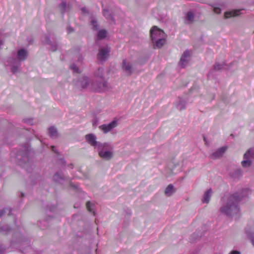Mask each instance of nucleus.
<instances>
[{
  "mask_svg": "<svg viewBox=\"0 0 254 254\" xmlns=\"http://www.w3.org/2000/svg\"><path fill=\"white\" fill-rule=\"evenodd\" d=\"M242 199L241 194L237 192L231 195L224 206L220 208V211L229 217L237 214L240 211L239 202Z\"/></svg>",
  "mask_w": 254,
  "mask_h": 254,
  "instance_id": "f257e3e1",
  "label": "nucleus"
},
{
  "mask_svg": "<svg viewBox=\"0 0 254 254\" xmlns=\"http://www.w3.org/2000/svg\"><path fill=\"white\" fill-rule=\"evenodd\" d=\"M112 149V146L109 143L105 142L103 144H99L98 148V154L103 159L110 160L113 157Z\"/></svg>",
  "mask_w": 254,
  "mask_h": 254,
  "instance_id": "f03ea898",
  "label": "nucleus"
},
{
  "mask_svg": "<svg viewBox=\"0 0 254 254\" xmlns=\"http://www.w3.org/2000/svg\"><path fill=\"white\" fill-rule=\"evenodd\" d=\"M28 154V152H26L24 155H18V157H20V158H18V159L19 160L18 163L20 166L25 168L28 172H30L32 163L29 160Z\"/></svg>",
  "mask_w": 254,
  "mask_h": 254,
  "instance_id": "7ed1b4c3",
  "label": "nucleus"
},
{
  "mask_svg": "<svg viewBox=\"0 0 254 254\" xmlns=\"http://www.w3.org/2000/svg\"><path fill=\"white\" fill-rule=\"evenodd\" d=\"M150 37L152 41L162 38H166V34L163 30L157 26H153L150 31Z\"/></svg>",
  "mask_w": 254,
  "mask_h": 254,
  "instance_id": "20e7f679",
  "label": "nucleus"
},
{
  "mask_svg": "<svg viewBox=\"0 0 254 254\" xmlns=\"http://www.w3.org/2000/svg\"><path fill=\"white\" fill-rule=\"evenodd\" d=\"M118 126V122L113 120L108 124H103L99 127V128L103 131L104 133H107Z\"/></svg>",
  "mask_w": 254,
  "mask_h": 254,
  "instance_id": "39448f33",
  "label": "nucleus"
},
{
  "mask_svg": "<svg viewBox=\"0 0 254 254\" xmlns=\"http://www.w3.org/2000/svg\"><path fill=\"white\" fill-rule=\"evenodd\" d=\"M110 50L108 47H103L99 50L97 54L98 59L102 62H105L108 58Z\"/></svg>",
  "mask_w": 254,
  "mask_h": 254,
  "instance_id": "423d86ee",
  "label": "nucleus"
},
{
  "mask_svg": "<svg viewBox=\"0 0 254 254\" xmlns=\"http://www.w3.org/2000/svg\"><path fill=\"white\" fill-rule=\"evenodd\" d=\"M85 139L87 142L90 144L91 146L94 147L95 148L97 146L99 148V144H103L100 142L96 141V136L92 133L88 134L85 135Z\"/></svg>",
  "mask_w": 254,
  "mask_h": 254,
  "instance_id": "0eeeda50",
  "label": "nucleus"
},
{
  "mask_svg": "<svg viewBox=\"0 0 254 254\" xmlns=\"http://www.w3.org/2000/svg\"><path fill=\"white\" fill-rule=\"evenodd\" d=\"M190 57V52L188 50H186L182 56L179 64L182 67H185L189 63Z\"/></svg>",
  "mask_w": 254,
  "mask_h": 254,
  "instance_id": "6e6552de",
  "label": "nucleus"
},
{
  "mask_svg": "<svg viewBox=\"0 0 254 254\" xmlns=\"http://www.w3.org/2000/svg\"><path fill=\"white\" fill-rule=\"evenodd\" d=\"M251 149H249L244 155V160L242 162V165L243 167H250L252 164V162L250 160V156H252Z\"/></svg>",
  "mask_w": 254,
  "mask_h": 254,
  "instance_id": "1a4fd4ad",
  "label": "nucleus"
},
{
  "mask_svg": "<svg viewBox=\"0 0 254 254\" xmlns=\"http://www.w3.org/2000/svg\"><path fill=\"white\" fill-rule=\"evenodd\" d=\"M226 149L227 147L226 146L220 147L210 156V158L212 159H217L220 158L224 154Z\"/></svg>",
  "mask_w": 254,
  "mask_h": 254,
  "instance_id": "9d476101",
  "label": "nucleus"
},
{
  "mask_svg": "<svg viewBox=\"0 0 254 254\" xmlns=\"http://www.w3.org/2000/svg\"><path fill=\"white\" fill-rule=\"evenodd\" d=\"M122 68L128 75H130L133 72V67L131 64L127 62L126 60L123 62Z\"/></svg>",
  "mask_w": 254,
  "mask_h": 254,
  "instance_id": "9b49d317",
  "label": "nucleus"
},
{
  "mask_svg": "<svg viewBox=\"0 0 254 254\" xmlns=\"http://www.w3.org/2000/svg\"><path fill=\"white\" fill-rule=\"evenodd\" d=\"M28 52L24 49H21L17 51V59L19 61H24L28 57Z\"/></svg>",
  "mask_w": 254,
  "mask_h": 254,
  "instance_id": "f8f14e48",
  "label": "nucleus"
},
{
  "mask_svg": "<svg viewBox=\"0 0 254 254\" xmlns=\"http://www.w3.org/2000/svg\"><path fill=\"white\" fill-rule=\"evenodd\" d=\"M80 86L83 88H87L90 84V80L87 76H83L79 79Z\"/></svg>",
  "mask_w": 254,
  "mask_h": 254,
  "instance_id": "ddd939ff",
  "label": "nucleus"
},
{
  "mask_svg": "<svg viewBox=\"0 0 254 254\" xmlns=\"http://www.w3.org/2000/svg\"><path fill=\"white\" fill-rule=\"evenodd\" d=\"M101 82L97 83V88L99 91H103L108 88V83L106 81L104 80V78L101 79Z\"/></svg>",
  "mask_w": 254,
  "mask_h": 254,
  "instance_id": "4468645a",
  "label": "nucleus"
},
{
  "mask_svg": "<svg viewBox=\"0 0 254 254\" xmlns=\"http://www.w3.org/2000/svg\"><path fill=\"white\" fill-rule=\"evenodd\" d=\"M241 10H235L230 11H227L224 14L226 18H230L231 17L237 16L240 14Z\"/></svg>",
  "mask_w": 254,
  "mask_h": 254,
  "instance_id": "2eb2a0df",
  "label": "nucleus"
},
{
  "mask_svg": "<svg viewBox=\"0 0 254 254\" xmlns=\"http://www.w3.org/2000/svg\"><path fill=\"white\" fill-rule=\"evenodd\" d=\"M176 191L174 186L172 184L169 185L166 188L164 193L167 196H171Z\"/></svg>",
  "mask_w": 254,
  "mask_h": 254,
  "instance_id": "dca6fc26",
  "label": "nucleus"
},
{
  "mask_svg": "<svg viewBox=\"0 0 254 254\" xmlns=\"http://www.w3.org/2000/svg\"><path fill=\"white\" fill-rule=\"evenodd\" d=\"M154 43V46L158 48H161L165 43V38H160L152 41Z\"/></svg>",
  "mask_w": 254,
  "mask_h": 254,
  "instance_id": "f3484780",
  "label": "nucleus"
},
{
  "mask_svg": "<svg viewBox=\"0 0 254 254\" xmlns=\"http://www.w3.org/2000/svg\"><path fill=\"white\" fill-rule=\"evenodd\" d=\"M45 42L51 46V50L53 52L56 51L58 49V45L57 43L53 44L51 41L50 37L46 36L45 37Z\"/></svg>",
  "mask_w": 254,
  "mask_h": 254,
  "instance_id": "a211bd4d",
  "label": "nucleus"
},
{
  "mask_svg": "<svg viewBox=\"0 0 254 254\" xmlns=\"http://www.w3.org/2000/svg\"><path fill=\"white\" fill-rule=\"evenodd\" d=\"M94 75L96 77L103 79L104 78V69L103 68H99L94 72Z\"/></svg>",
  "mask_w": 254,
  "mask_h": 254,
  "instance_id": "6ab92c4d",
  "label": "nucleus"
},
{
  "mask_svg": "<svg viewBox=\"0 0 254 254\" xmlns=\"http://www.w3.org/2000/svg\"><path fill=\"white\" fill-rule=\"evenodd\" d=\"M212 193L211 189H209L204 193L203 196V202L208 203L210 200L211 197V194Z\"/></svg>",
  "mask_w": 254,
  "mask_h": 254,
  "instance_id": "aec40b11",
  "label": "nucleus"
},
{
  "mask_svg": "<svg viewBox=\"0 0 254 254\" xmlns=\"http://www.w3.org/2000/svg\"><path fill=\"white\" fill-rule=\"evenodd\" d=\"M50 136L53 138H57L58 136V133L56 128L51 127L49 128Z\"/></svg>",
  "mask_w": 254,
  "mask_h": 254,
  "instance_id": "412c9836",
  "label": "nucleus"
},
{
  "mask_svg": "<svg viewBox=\"0 0 254 254\" xmlns=\"http://www.w3.org/2000/svg\"><path fill=\"white\" fill-rule=\"evenodd\" d=\"M242 171L240 169H237L231 173V176L235 178H239L242 176Z\"/></svg>",
  "mask_w": 254,
  "mask_h": 254,
  "instance_id": "4be33fe9",
  "label": "nucleus"
},
{
  "mask_svg": "<svg viewBox=\"0 0 254 254\" xmlns=\"http://www.w3.org/2000/svg\"><path fill=\"white\" fill-rule=\"evenodd\" d=\"M186 20L188 24L191 23L193 21L194 15L191 11H189L187 13Z\"/></svg>",
  "mask_w": 254,
  "mask_h": 254,
  "instance_id": "5701e85b",
  "label": "nucleus"
},
{
  "mask_svg": "<svg viewBox=\"0 0 254 254\" xmlns=\"http://www.w3.org/2000/svg\"><path fill=\"white\" fill-rule=\"evenodd\" d=\"M248 238L251 240L253 245L254 246V232L250 230H246Z\"/></svg>",
  "mask_w": 254,
  "mask_h": 254,
  "instance_id": "b1692460",
  "label": "nucleus"
},
{
  "mask_svg": "<svg viewBox=\"0 0 254 254\" xmlns=\"http://www.w3.org/2000/svg\"><path fill=\"white\" fill-rule=\"evenodd\" d=\"M107 31L105 30H100L98 31L97 36L99 39H103L106 38Z\"/></svg>",
  "mask_w": 254,
  "mask_h": 254,
  "instance_id": "393cba45",
  "label": "nucleus"
},
{
  "mask_svg": "<svg viewBox=\"0 0 254 254\" xmlns=\"http://www.w3.org/2000/svg\"><path fill=\"white\" fill-rule=\"evenodd\" d=\"M103 14L107 19L111 20L112 21H114V18L111 15L109 10L104 9L103 11Z\"/></svg>",
  "mask_w": 254,
  "mask_h": 254,
  "instance_id": "a878e982",
  "label": "nucleus"
},
{
  "mask_svg": "<svg viewBox=\"0 0 254 254\" xmlns=\"http://www.w3.org/2000/svg\"><path fill=\"white\" fill-rule=\"evenodd\" d=\"M64 180V176L62 173H57L54 176V180L56 182H59Z\"/></svg>",
  "mask_w": 254,
  "mask_h": 254,
  "instance_id": "bb28decb",
  "label": "nucleus"
},
{
  "mask_svg": "<svg viewBox=\"0 0 254 254\" xmlns=\"http://www.w3.org/2000/svg\"><path fill=\"white\" fill-rule=\"evenodd\" d=\"M11 228L8 226H2L1 225L0 226V231L3 234H6L7 232L10 231Z\"/></svg>",
  "mask_w": 254,
  "mask_h": 254,
  "instance_id": "cd10ccee",
  "label": "nucleus"
},
{
  "mask_svg": "<svg viewBox=\"0 0 254 254\" xmlns=\"http://www.w3.org/2000/svg\"><path fill=\"white\" fill-rule=\"evenodd\" d=\"M177 108L180 111L185 109V103L183 99H180L179 103L177 105Z\"/></svg>",
  "mask_w": 254,
  "mask_h": 254,
  "instance_id": "c85d7f7f",
  "label": "nucleus"
},
{
  "mask_svg": "<svg viewBox=\"0 0 254 254\" xmlns=\"http://www.w3.org/2000/svg\"><path fill=\"white\" fill-rule=\"evenodd\" d=\"M225 64V63H223L222 64L216 63L214 65V69L215 70H221L224 67V66Z\"/></svg>",
  "mask_w": 254,
  "mask_h": 254,
  "instance_id": "c756f323",
  "label": "nucleus"
},
{
  "mask_svg": "<svg viewBox=\"0 0 254 254\" xmlns=\"http://www.w3.org/2000/svg\"><path fill=\"white\" fill-rule=\"evenodd\" d=\"M91 24L92 25V29L94 30H97L99 29V25L98 24L97 21L95 19L93 18L91 20Z\"/></svg>",
  "mask_w": 254,
  "mask_h": 254,
  "instance_id": "7c9ffc66",
  "label": "nucleus"
},
{
  "mask_svg": "<svg viewBox=\"0 0 254 254\" xmlns=\"http://www.w3.org/2000/svg\"><path fill=\"white\" fill-rule=\"evenodd\" d=\"M66 6V2H62L61 4L60 5L59 7L61 9V11L62 13H64L65 10V8Z\"/></svg>",
  "mask_w": 254,
  "mask_h": 254,
  "instance_id": "2f4dec72",
  "label": "nucleus"
},
{
  "mask_svg": "<svg viewBox=\"0 0 254 254\" xmlns=\"http://www.w3.org/2000/svg\"><path fill=\"white\" fill-rule=\"evenodd\" d=\"M86 207L89 211L92 212V203L90 201H88L86 203Z\"/></svg>",
  "mask_w": 254,
  "mask_h": 254,
  "instance_id": "473e14b6",
  "label": "nucleus"
},
{
  "mask_svg": "<svg viewBox=\"0 0 254 254\" xmlns=\"http://www.w3.org/2000/svg\"><path fill=\"white\" fill-rule=\"evenodd\" d=\"M70 68L73 70L74 71L78 72V68L75 64H72L70 65Z\"/></svg>",
  "mask_w": 254,
  "mask_h": 254,
  "instance_id": "72a5a7b5",
  "label": "nucleus"
},
{
  "mask_svg": "<svg viewBox=\"0 0 254 254\" xmlns=\"http://www.w3.org/2000/svg\"><path fill=\"white\" fill-rule=\"evenodd\" d=\"M18 66H13L11 68V71L13 73H15L16 72H17L18 71Z\"/></svg>",
  "mask_w": 254,
  "mask_h": 254,
  "instance_id": "f704fd0d",
  "label": "nucleus"
},
{
  "mask_svg": "<svg viewBox=\"0 0 254 254\" xmlns=\"http://www.w3.org/2000/svg\"><path fill=\"white\" fill-rule=\"evenodd\" d=\"M213 10L216 13H220L221 12V9L219 7H214Z\"/></svg>",
  "mask_w": 254,
  "mask_h": 254,
  "instance_id": "c9c22d12",
  "label": "nucleus"
},
{
  "mask_svg": "<svg viewBox=\"0 0 254 254\" xmlns=\"http://www.w3.org/2000/svg\"><path fill=\"white\" fill-rule=\"evenodd\" d=\"M6 210H7V208H5V209H3L0 210V217L4 215V214L5 213Z\"/></svg>",
  "mask_w": 254,
  "mask_h": 254,
  "instance_id": "e433bc0d",
  "label": "nucleus"
},
{
  "mask_svg": "<svg viewBox=\"0 0 254 254\" xmlns=\"http://www.w3.org/2000/svg\"><path fill=\"white\" fill-rule=\"evenodd\" d=\"M5 248L3 247L0 246V254H3L5 251Z\"/></svg>",
  "mask_w": 254,
  "mask_h": 254,
  "instance_id": "4c0bfd02",
  "label": "nucleus"
},
{
  "mask_svg": "<svg viewBox=\"0 0 254 254\" xmlns=\"http://www.w3.org/2000/svg\"><path fill=\"white\" fill-rule=\"evenodd\" d=\"M51 148H52V150L53 152H54L55 153H58L57 150L56 149V147L54 146H52Z\"/></svg>",
  "mask_w": 254,
  "mask_h": 254,
  "instance_id": "58836bf2",
  "label": "nucleus"
},
{
  "mask_svg": "<svg viewBox=\"0 0 254 254\" xmlns=\"http://www.w3.org/2000/svg\"><path fill=\"white\" fill-rule=\"evenodd\" d=\"M82 11L83 12H85L86 11V8L85 7H83L82 8Z\"/></svg>",
  "mask_w": 254,
  "mask_h": 254,
  "instance_id": "ea45409f",
  "label": "nucleus"
},
{
  "mask_svg": "<svg viewBox=\"0 0 254 254\" xmlns=\"http://www.w3.org/2000/svg\"><path fill=\"white\" fill-rule=\"evenodd\" d=\"M69 32H71L73 31L72 29L71 28H69Z\"/></svg>",
  "mask_w": 254,
  "mask_h": 254,
  "instance_id": "a19ab883",
  "label": "nucleus"
},
{
  "mask_svg": "<svg viewBox=\"0 0 254 254\" xmlns=\"http://www.w3.org/2000/svg\"><path fill=\"white\" fill-rule=\"evenodd\" d=\"M70 185L74 188H76V186L73 185L72 184H70Z\"/></svg>",
  "mask_w": 254,
  "mask_h": 254,
  "instance_id": "79ce46f5",
  "label": "nucleus"
},
{
  "mask_svg": "<svg viewBox=\"0 0 254 254\" xmlns=\"http://www.w3.org/2000/svg\"><path fill=\"white\" fill-rule=\"evenodd\" d=\"M21 195H22V196H24V193H21Z\"/></svg>",
  "mask_w": 254,
  "mask_h": 254,
  "instance_id": "37998d69",
  "label": "nucleus"
},
{
  "mask_svg": "<svg viewBox=\"0 0 254 254\" xmlns=\"http://www.w3.org/2000/svg\"><path fill=\"white\" fill-rule=\"evenodd\" d=\"M11 212V210H9V213H10V212ZM8 215H9V214H8Z\"/></svg>",
  "mask_w": 254,
  "mask_h": 254,
  "instance_id": "c03bdc74",
  "label": "nucleus"
}]
</instances>
